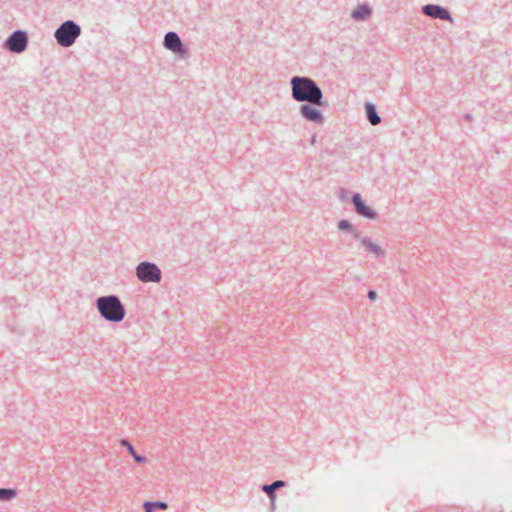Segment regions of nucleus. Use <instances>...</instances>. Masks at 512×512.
I'll return each mask as SVG.
<instances>
[{
	"label": "nucleus",
	"instance_id": "16",
	"mask_svg": "<svg viewBox=\"0 0 512 512\" xmlns=\"http://www.w3.org/2000/svg\"><path fill=\"white\" fill-rule=\"evenodd\" d=\"M153 507H158V508H161V509H166L167 508V504L165 502L152 503V508Z\"/></svg>",
	"mask_w": 512,
	"mask_h": 512
},
{
	"label": "nucleus",
	"instance_id": "1",
	"mask_svg": "<svg viewBox=\"0 0 512 512\" xmlns=\"http://www.w3.org/2000/svg\"><path fill=\"white\" fill-rule=\"evenodd\" d=\"M293 97L297 101H308L313 104H320L322 98L321 90L309 78L294 77L292 79Z\"/></svg>",
	"mask_w": 512,
	"mask_h": 512
},
{
	"label": "nucleus",
	"instance_id": "9",
	"mask_svg": "<svg viewBox=\"0 0 512 512\" xmlns=\"http://www.w3.org/2000/svg\"><path fill=\"white\" fill-rule=\"evenodd\" d=\"M301 114L310 121L321 122L323 117L319 110L310 106V105H302Z\"/></svg>",
	"mask_w": 512,
	"mask_h": 512
},
{
	"label": "nucleus",
	"instance_id": "18",
	"mask_svg": "<svg viewBox=\"0 0 512 512\" xmlns=\"http://www.w3.org/2000/svg\"><path fill=\"white\" fill-rule=\"evenodd\" d=\"M144 507H145V512H152V503L146 502L144 504Z\"/></svg>",
	"mask_w": 512,
	"mask_h": 512
},
{
	"label": "nucleus",
	"instance_id": "12",
	"mask_svg": "<svg viewBox=\"0 0 512 512\" xmlns=\"http://www.w3.org/2000/svg\"><path fill=\"white\" fill-rule=\"evenodd\" d=\"M367 117L372 125L380 123V117L377 115L374 105L366 104Z\"/></svg>",
	"mask_w": 512,
	"mask_h": 512
},
{
	"label": "nucleus",
	"instance_id": "7",
	"mask_svg": "<svg viewBox=\"0 0 512 512\" xmlns=\"http://www.w3.org/2000/svg\"><path fill=\"white\" fill-rule=\"evenodd\" d=\"M164 45L167 49L172 50L173 52H181L182 49L180 38L174 32H169L166 34Z\"/></svg>",
	"mask_w": 512,
	"mask_h": 512
},
{
	"label": "nucleus",
	"instance_id": "15",
	"mask_svg": "<svg viewBox=\"0 0 512 512\" xmlns=\"http://www.w3.org/2000/svg\"><path fill=\"white\" fill-rule=\"evenodd\" d=\"M16 492L13 489H0V500H8L15 496Z\"/></svg>",
	"mask_w": 512,
	"mask_h": 512
},
{
	"label": "nucleus",
	"instance_id": "11",
	"mask_svg": "<svg viewBox=\"0 0 512 512\" xmlns=\"http://www.w3.org/2000/svg\"><path fill=\"white\" fill-rule=\"evenodd\" d=\"M371 15V9L368 6H359L352 12V17L356 20H364Z\"/></svg>",
	"mask_w": 512,
	"mask_h": 512
},
{
	"label": "nucleus",
	"instance_id": "6",
	"mask_svg": "<svg viewBox=\"0 0 512 512\" xmlns=\"http://www.w3.org/2000/svg\"><path fill=\"white\" fill-rule=\"evenodd\" d=\"M353 203L358 214L370 219H374L376 217V213L373 211L372 208L364 204L360 195H354Z\"/></svg>",
	"mask_w": 512,
	"mask_h": 512
},
{
	"label": "nucleus",
	"instance_id": "8",
	"mask_svg": "<svg viewBox=\"0 0 512 512\" xmlns=\"http://www.w3.org/2000/svg\"><path fill=\"white\" fill-rule=\"evenodd\" d=\"M424 13L433 18L449 19L448 11L437 5H426L424 7Z\"/></svg>",
	"mask_w": 512,
	"mask_h": 512
},
{
	"label": "nucleus",
	"instance_id": "14",
	"mask_svg": "<svg viewBox=\"0 0 512 512\" xmlns=\"http://www.w3.org/2000/svg\"><path fill=\"white\" fill-rule=\"evenodd\" d=\"M122 444L127 447V450L129 452V454L135 459L136 462L140 463V462H143L145 460L144 457L139 456V455H137L135 453L134 448L132 447V445L128 441L123 440Z\"/></svg>",
	"mask_w": 512,
	"mask_h": 512
},
{
	"label": "nucleus",
	"instance_id": "2",
	"mask_svg": "<svg viewBox=\"0 0 512 512\" xmlns=\"http://www.w3.org/2000/svg\"><path fill=\"white\" fill-rule=\"evenodd\" d=\"M97 306L101 315L108 321L119 322L124 318V308L114 296L99 298Z\"/></svg>",
	"mask_w": 512,
	"mask_h": 512
},
{
	"label": "nucleus",
	"instance_id": "5",
	"mask_svg": "<svg viewBox=\"0 0 512 512\" xmlns=\"http://www.w3.org/2000/svg\"><path fill=\"white\" fill-rule=\"evenodd\" d=\"M27 45V36L24 32L16 31L7 40V47L12 52H22Z\"/></svg>",
	"mask_w": 512,
	"mask_h": 512
},
{
	"label": "nucleus",
	"instance_id": "13",
	"mask_svg": "<svg viewBox=\"0 0 512 512\" xmlns=\"http://www.w3.org/2000/svg\"><path fill=\"white\" fill-rule=\"evenodd\" d=\"M284 486V482L283 481H275L273 484L271 485H265L263 487V490L268 494V496L273 499L275 497L274 495V490L277 489V488H280V487H283Z\"/></svg>",
	"mask_w": 512,
	"mask_h": 512
},
{
	"label": "nucleus",
	"instance_id": "10",
	"mask_svg": "<svg viewBox=\"0 0 512 512\" xmlns=\"http://www.w3.org/2000/svg\"><path fill=\"white\" fill-rule=\"evenodd\" d=\"M362 245L368 252L372 253L374 256L379 257L384 254V250L381 248V246L372 242L371 240L363 239Z\"/></svg>",
	"mask_w": 512,
	"mask_h": 512
},
{
	"label": "nucleus",
	"instance_id": "3",
	"mask_svg": "<svg viewBox=\"0 0 512 512\" xmlns=\"http://www.w3.org/2000/svg\"><path fill=\"white\" fill-rule=\"evenodd\" d=\"M80 31V27L73 21H66L56 30L55 38L61 46L69 47L80 35Z\"/></svg>",
	"mask_w": 512,
	"mask_h": 512
},
{
	"label": "nucleus",
	"instance_id": "19",
	"mask_svg": "<svg viewBox=\"0 0 512 512\" xmlns=\"http://www.w3.org/2000/svg\"><path fill=\"white\" fill-rule=\"evenodd\" d=\"M368 297L371 300H375L376 299V292L375 291H369Z\"/></svg>",
	"mask_w": 512,
	"mask_h": 512
},
{
	"label": "nucleus",
	"instance_id": "17",
	"mask_svg": "<svg viewBox=\"0 0 512 512\" xmlns=\"http://www.w3.org/2000/svg\"><path fill=\"white\" fill-rule=\"evenodd\" d=\"M338 226L341 230H345L348 229L350 225L347 221H341Z\"/></svg>",
	"mask_w": 512,
	"mask_h": 512
},
{
	"label": "nucleus",
	"instance_id": "4",
	"mask_svg": "<svg viewBox=\"0 0 512 512\" xmlns=\"http://www.w3.org/2000/svg\"><path fill=\"white\" fill-rule=\"evenodd\" d=\"M137 276L143 282H157L160 280V270L154 264L143 262L137 267Z\"/></svg>",
	"mask_w": 512,
	"mask_h": 512
}]
</instances>
